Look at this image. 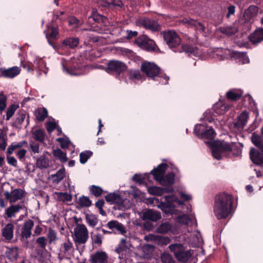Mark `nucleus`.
I'll return each instance as SVG.
<instances>
[{
	"mask_svg": "<svg viewBox=\"0 0 263 263\" xmlns=\"http://www.w3.org/2000/svg\"><path fill=\"white\" fill-rule=\"evenodd\" d=\"M132 180L136 183L142 185L145 181V177L140 174H135L133 177Z\"/></svg>",
	"mask_w": 263,
	"mask_h": 263,
	"instance_id": "obj_53",
	"label": "nucleus"
},
{
	"mask_svg": "<svg viewBox=\"0 0 263 263\" xmlns=\"http://www.w3.org/2000/svg\"><path fill=\"white\" fill-rule=\"evenodd\" d=\"M22 209V205L20 204H12L5 209V217L8 218L14 217L16 213H18Z\"/></svg>",
	"mask_w": 263,
	"mask_h": 263,
	"instance_id": "obj_24",
	"label": "nucleus"
},
{
	"mask_svg": "<svg viewBox=\"0 0 263 263\" xmlns=\"http://www.w3.org/2000/svg\"><path fill=\"white\" fill-rule=\"evenodd\" d=\"M242 95V90L240 89H232L227 92L226 97L230 101H236L239 100Z\"/></svg>",
	"mask_w": 263,
	"mask_h": 263,
	"instance_id": "obj_26",
	"label": "nucleus"
},
{
	"mask_svg": "<svg viewBox=\"0 0 263 263\" xmlns=\"http://www.w3.org/2000/svg\"><path fill=\"white\" fill-rule=\"evenodd\" d=\"M62 44L65 47L74 48L79 45V40L77 37H69L64 40Z\"/></svg>",
	"mask_w": 263,
	"mask_h": 263,
	"instance_id": "obj_32",
	"label": "nucleus"
},
{
	"mask_svg": "<svg viewBox=\"0 0 263 263\" xmlns=\"http://www.w3.org/2000/svg\"><path fill=\"white\" fill-rule=\"evenodd\" d=\"M128 4V0H116V9L119 7L120 10H125Z\"/></svg>",
	"mask_w": 263,
	"mask_h": 263,
	"instance_id": "obj_64",
	"label": "nucleus"
},
{
	"mask_svg": "<svg viewBox=\"0 0 263 263\" xmlns=\"http://www.w3.org/2000/svg\"><path fill=\"white\" fill-rule=\"evenodd\" d=\"M57 141L60 143L61 146L62 148H67L70 145H72L70 141L67 137L59 138L57 139Z\"/></svg>",
	"mask_w": 263,
	"mask_h": 263,
	"instance_id": "obj_52",
	"label": "nucleus"
},
{
	"mask_svg": "<svg viewBox=\"0 0 263 263\" xmlns=\"http://www.w3.org/2000/svg\"><path fill=\"white\" fill-rule=\"evenodd\" d=\"M18 108V105L17 104H12L8 108L6 112V120H10Z\"/></svg>",
	"mask_w": 263,
	"mask_h": 263,
	"instance_id": "obj_50",
	"label": "nucleus"
},
{
	"mask_svg": "<svg viewBox=\"0 0 263 263\" xmlns=\"http://www.w3.org/2000/svg\"><path fill=\"white\" fill-rule=\"evenodd\" d=\"M108 256L105 252H97L91 256L92 263H107Z\"/></svg>",
	"mask_w": 263,
	"mask_h": 263,
	"instance_id": "obj_23",
	"label": "nucleus"
},
{
	"mask_svg": "<svg viewBox=\"0 0 263 263\" xmlns=\"http://www.w3.org/2000/svg\"><path fill=\"white\" fill-rule=\"evenodd\" d=\"M86 219L89 225L92 227L96 226L98 222L97 216L92 214H86Z\"/></svg>",
	"mask_w": 263,
	"mask_h": 263,
	"instance_id": "obj_48",
	"label": "nucleus"
},
{
	"mask_svg": "<svg viewBox=\"0 0 263 263\" xmlns=\"http://www.w3.org/2000/svg\"><path fill=\"white\" fill-rule=\"evenodd\" d=\"M24 192L21 189H15L10 192L5 191L4 195L5 198L10 203L15 202L21 200L24 196Z\"/></svg>",
	"mask_w": 263,
	"mask_h": 263,
	"instance_id": "obj_12",
	"label": "nucleus"
},
{
	"mask_svg": "<svg viewBox=\"0 0 263 263\" xmlns=\"http://www.w3.org/2000/svg\"><path fill=\"white\" fill-rule=\"evenodd\" d=\"M186 23L193 26L195 29L200 33L203 32L205 29V27L200 22L197 21L190 20H187Z\"/></svg>",
	"mask_w": 263,
	"mask_h": 263,
	"instance_id": "obj_36",
	"label": "nucleus"
},
{
	"mask_svg": "<svg viewBox=\"0 0 263 263\" xmlns=\"http://www.w3.org/2000/svg\"><path fill=\"white\" fill-rule=\"evenodd\" d=\"M216 136V133L214 129L210 127L209 129L204 130L201 134V138L207 140H213Z\"/></svg>",
	"mask_w": 263,
	"mask_h": 263,
	"instance_id": "obj_35",
	"label": "nucleus"
},
{
	"mask_svg": "<svg viewBox=\"0 0 263 263\" xmlns=\"http://www.w3.org/2000/svg\"><path fill=\"white\" fill-rule=\"evenodd\" d=\"M155 200L158 203V207L161 209L162 211H166L167 209H170L174 207V202L178 201L179 204L182 205L184 204L183 201L178 200V198L174 195H166L163 197V200L159 202L158 199L154 198L152 199L151 202H154Z\"/></svg>",
	"mask_w": 263,
	"mask_h": 263,
	"instance_id": "obj_7",
	"label": "nucleus"
},
{
	"mask_svg": "<svg viewBox=\"0 0 263 263\" xmlns=\"http://www.w3.org/2000/svg\"><path fill=\"white\" fill-rule=\"evenodd\" d=\"M261 132L263 137V127L261 129ZM252 142L261 153L252 148L250 151V158L254 163L263 165V139L253 133L252 135Z\"/></svg>",
	"mask_w": 263,
	"mask_h": 263,
	"instance_id": "obj_3",
	"label": "nucleus"
},
{
	"mask_svg": "<svg viewBox=\"0 0 263 263\" xmlns=\"http://www.w3.org/2000/svg\"><path fill=\"white\" fill-rule=\"evenodd\" d=\"M7 97L3 93V92H0V111H2L5 110L6 108L7 104Z\"/></svg>",
	"mask_w": 263,
	"mask_h": 263,
	"instance_id": "obj_59",
	"label": "nucleus"
},
{
	"mask_svg": "<svg viewBox=\"0 0 263 263\" xmlns=\"http://www.w3.org/2000/svg\"><path fill=\"white\" fill-rule=\"evenodd\" d=\"M47 30L45 31L46 36L48 43L54 47L53 44L50 41V39H56L58 34V30L56 28L47 26Z\"/></svg>",
	"mask_w": 263,
	"mask_h": 263,
	"instance_id": "obj_28",
	"label": "nucleus"
},
{
	"mask_svg": "<svg viewBox=\"0 0 263 263\" xmlns=\"http://www.w3.org/2000/svg\"><path fill=\"white\" fill-rule=\"evenodd\" d=\"M168 248L179 262H186L192 257V254L191 250H185L182 244L173 243L170 245Z\"/></svg>",
	"mask_w": 263,
	"mask_h": 263,
	"instance_id": "obj_6",
	"label": "nucleus"
},
{
	"mask_svg": "<svg viewBox=\"0 0 263 263\" xmlns=\"http://www.w3.org/2000/svg\"><path fill=\"white\" fill-rule=\"evenodd\" d=\"M249 40L253 44H257L263 41V28H257L249 35Z\"/></svg>",
	"mask_w": 263,
	"mask_h": 263,
	"instance_id": "obj_20",
	"label": "nucleus"
},
{
	"mask_svg": "<svg viewBox=\"0 0 263 263\" xmlns=\"http://www.w3.org/2000/svg\"><path fill=\"white\" fill-rule=\"evenodd\" d=\"M105 70L107 73L114 74L115 72V61L114 60L109 61Z\"/></svg>",
	"mask_w": 263,
	"mask_h": 263,
	"instance_id": "obj_60",
	"label": "nucleus"
},
{
	"mask_svg": "<svg viewBox=\"0 0 263 263\" xmlns=\"http://www.w3.org/2000/svg\"><path fill=\"white\" fill-rule=\"evenodd\" d=\"M90 191L96 197L100 196L103 192L100 187L96 185H91L90 187Z\"/></svg>",
	"mask_w": 263,
	"mask_h": 263,
	"instance_id": "obj_54",
	"label": "nucleus"
},
{
	"mask_svg": "<svg viewBox=\"0 0 263 263\" xmlns=\"http://www.w3.org/2000/svg\"><path fill=\"white\" fill-rule=\"evenodd\" d=\"M215 144L222 154L224 153L226 155H228V156L230 157V151L231 143H229L225 141H221L219 143H216Z\"/></svg>",
	"mask_w": 263,
	"mask_h": 263,
	"instance_id": "obj_30",
	"label": "nucleus"
},
{
	"mask_svg": "<svg viewBox=\"0 0 263 263\" xmlns=\"http://www.w3.org/2000/svg\"><path fill=\"white\" fill-rule=\"evenodd\" d=\"M160 259L162 263H175L172 256L168 253L161 254Z\"/></svg>",
	"mask_w": 263,
	"mask_h": 263,
	"instance_id": "obj_49",
	"label": "nucleus"
},
{
	"mask_svg": "<svg viewBox=\"0 0 263 263\" xmlns=\"http://www.w3.org/2000/svg\"><path fill=\"white\" fill-rule=\"evenodd\" d=\"M88 238V232L84 224H78L74 229V240L76 243H85Z\"/></svg>",
	"mask_w": 263,
	"mask_h": 263,
	"instance_id": "obj_9",
	"label": "nucleus"
},
{
	"mask_svg": "<svg viewBox=\"0 0 263 263\" xmlns=\"http://www.w3.org/2000/svg\"><path fill=\"white\" fill-rule=\"evenodd\" d=\"M7 256L10 259H16L18 256L17 248L14 247L9 248L7 251Z\"/></svg>",
	"mask_w": 263,
	"mask_h": 263,
	"instance_id": "obj_43",
	"label": "nucleus"
},
{
	"mask_svg": "<svg viewBox=\"0 0 263 263\" xmlns=\"http://www.w3.org/2000/svg\"><path fill=\"white\" fill-rule=\"evenodd\" d=\"M65 176V170L64 168L59 170L55 174L52 175L54 182L58 183L61 181Z\"/></svg>",
	"mask_w": 263,
	"mask_h": 263,
	"instance_id": "obj_44",
	"label": "nucleus"
},
{
	"mask_svg": "<svg viewBox=\"0 0 263 263\" xmlns=\"http://www.w3.org/2000/svg\"><path fill=\"white\" fill-rule=\"evenodd\" d=\"M36 165L40 168H46L49 166V160L46 154H44L40 156L36 161Z\"/></svg>",
	"mask_w": 263,
	"mask_h": 263,
	"instance_id": "obj_34",
	"label": "nucleus"
},
{
	"mask_svg": "<svg viewBox=\"0 0 263 263\" xmlns=\"http://www.w3.org/2000/svg\"><path fill=\"white\" fill-rule=\"evenodd\" d=\"M204 127L202 125H196L194 127V130L193 133L199 138H201V134L204 132Z\"/></svg>",
	"mask_w": 263,
	"mask_h": 263,
	"instance_id": "obj_63",
	"label": "nucleus"
},
{
	"mask_svg": "<svg viewBox=\"0 0 263 263\" xmlns=\"http://www.w3.org/2000/svg\"><path fill=\"white\" fill-rule=\"evenodd\" d=\"M174 191V189L173 187L151 186L147 189V192L149 194L156 196H161L164 193H173Z\"/></svg>",
	"mask_w": 263,
	"mask_h": 263,
	"instance_id": "obj_17",
	"label": "nucleus"
},
{
	"mask_svg": "<svg viewBox=\"0 0 263 263\" xmlns=\"http://www.w3.org/2000/svg\"><path fill=\"white\" fill-rule=\"evenodd\" d=\"M35 116L39 121H43L47 116V110L45 108H40L35 112Z\"/></svg>",
	"mask_w": 263,
	"mask_h": 263,
	"instance_id": "obj_42",
	"label": "nucleus"
},
{
	"mask_svg": "<svg viewBox=\"0 0 263 263\" xmlns=\"http://www.w3.org/2000/svg\"><path fill=\"white\" fill-rule=\"evenodd\" d=\"M127 69V66L120 61L116 60V78L117 75H120L121 73H124Z\"/></svg>",
	"mask_w": 263,
	"mask_h": 263,
	"instance_id": "obj_41",
	"label": "nucleus"
},
{
	"mask_svg": "<svg viewBox=\"0 0 263 263\" xmlns=\"http://www.w3.org/2000/svg\"><path fill=\"white\" fill-rule=\"evenodd\" d=\"M231 104L220 102L216 103L213 106L215 112L218 115H223L229 110Z\"/></svg>",
	"mask_w": 263,
	"mask_h": 263,
	"instance_id": "obj_27",
	"label": "nucleus"
},
{
	"mask_svg": "<svg viewBox=\"0 0 263 263\" xmlns=\"http://www.w3.org/2000/svg\"><path fill=\"white\" fill-rule=\"evenodd\" d=\"M241 153V150L236 143H231L230 151V157L238 156Z\"/></svg>",
	"mask_w": 263,
	"mask_h": 263,
	"instance_id": "obj_46",
	"label": "nucleus"
},
{
	"mask_svg": "<svg viewBox=\"0 0 263 263\" xmlns=\"http://www.w3.org/2000/svg\"><path fill=\"white\" fill-rule=\"evenodd\" d=\"M233 201V196L225 192L219 193L215 196L213 212L218 219H225L230 215Z\"/></svg>",
	"mask_w": 263,
	"mask_h": 263,
	"instance_id": "obj_1",
	"label": "nucleus"
},
{
	"mask_svg": "<svg viewBox=\"0 0 263 263\" xmlns=\"http://www.w3.org/2000/svg\"><path fill=\"white\" fill-rule=\"evenodd\" d=\"M141 25L146 29L152 32H158L161 30V26L157 21L147 17L144 18L141 21Z\"/></svg>",
	"mask_w": 263,
	"mask_h": 263,
	"instance_id": "obj_15",
	"label": "nucleus"
},
{
	"mask_svg": "<svg viewBox=\"0 0 263 263\" xmlns=\"http://www.w3.org/2000/svg\"><path fill=\"white\" fill-rule=\"evenodd\" d=\"M141 71L143 72L147 77L154 80L156 77H160L163 78L166 83H167L169 80V77L165 74L162 73L160 71V68L158 66L151 62L144 61L141 64Z\"/></svg>",
	"mask_w": 263,
	"mask_h": 263,
	"instance_id": "obj_4",
	"label": "nucleus"
},
{
	"mask_svg": "<svg viewBox=\"0 0 263 263\" xmlns=\"http://www.w3.org/2000/svg\"><path fill=\"white\" fill-rule=\"evenodd\" d=\"M172 168L173 172L168 173L166 175H163L162 178L159 181V183L165 186V187H172V186L175 183V173L179 171L178 168L175 165H173Z\"/></svg>",
	"mask_w": 263,
	"mask_h": 263,
	"instance_id": "obj_11",
	"label": "nucleus"
},
{
	"mask_svg": "<svg viewBox=\"0 0 263 263\" xmlns=\"http://www.w3.org/2000/svg\"><path fill=\"white\" fill-rule=\"evenodd\" d=\"M73 250L72 243L68 239H66L61 246L59 258L62 259L64 258H68L72 254Z\"/></svg>",
	"mask_w": 263,
	"mask_h": 263,
	"instance_id": "obj_13",
	"label": "nucleus"
},
{
	"mask_svg": "<svg viewBox=\"0 0 263 263\" xmlns=\"http://www.w3.org/2000/svg\"><path fill=\"white\" fill-rule=\"evenodd\" d=\"M230 56L232 59H234L235 60H245L246 57V52L232 51L230 52Z\"/></svg>",
	"mask_w": 263,
	"mask_h": 263,
	"instance_id": "obj_45",
	"label": "nucleus"
},
{
	"mask_svg": "<svg viewBox=\"0 0 263 263\" xmlns=\"http://www.w3.org/2000/svg\"><path fill=\"white\" fill-rule=\"evenodd\" d=\"M248 120V112L247 111H242L237 118V121L235 123V127L238 129H243L246 125Z\"/></svg>",
	"mask_w": 263,
	"mask_h": 263,
	"instance_id": "obj_25",
	"label": "nucleus"
},
{
	"mask_svg": "<svg viewBox=\"0 0 263 263\" xmlns=\"http://www.w3.org/2000/svg\"><path fill=\"white\" fill-rule=\"evenodd\" d=\"M14 226L11 223L6 224L2 230V235L6 240L10 241L13 237Z\"/></svg>",
	"mask_w": 263,
	"mask_h": 263,
	"instance_id": "obj_21",
	"label": "nucleus"
},
{
	"mask_svg": "<svg viewBox=\"0 0 263 263\" xmlns=\"http://www.w3.org/2000/svg\"><path fill=\"white\" fill-rule=\"evenodd\" d=\"M222 152L214 143L213 145L212 155L215 159L220 160L222 158Z\"/></svg>",
	"mask_w": 263,
	"mask_h": 263,
	"instance_id": "obj_58",
	"label": "nucleus"
},
{
	"mask_svg": "<svg viewBox=\"0 0 263 263\" xmlns=\"http://www.w3.org/2000/svg\"><path fill=\"white\" fill-rule=\"evenodd\" d=\"M135 43L140 48L149 51H155L158 48L155 42L145 35H140L135 40Z\"/></svg>",
	"mask_w": 263,
	"mask_h": 263,
	"instance_id": "obj_8",
	"label": "nucleus"
},
{
	"mask_svg": "<svg viewBox=\"0 0 263 263\" xmlns=\"http://www.w3.org/2000/svg\"><path fill=\"white\" fill-rule=\"evenodd\" d=\"M1 76L8 78H13L21 72V69L17 66H13L7 69L1 68Z\"/></svg>",
	"mask_w": 263,
	"mask_h": 263,
	"instance_id": "obj_18",
	"label": "nucleus"
},
{
	"mask_svg": "<svg viewBox=\"0 0 263 263\" xmlns=\"http://www.w3.org/2000/svg\"><path fill=\"white\" fill-rule=\"evenodd\" d=\"M126 243L127 242L125 238L121 239L120 243L118 247L116 248V253H120L123 251H126L128 249Z\"/></svg>",
	"mask_w": 263,
	"mask_h": 263,
	"instance_id": "obj_57",
	"label": "nucleus"
},
{
	"mask_svg": "<svg viewBox=\"0 0 263 263\" xmlns=\"http://www.w3.org/2000/svg\"><path fill=\"white\" fill-rule=\"evenodd\" d=\"M163 39L167 45L175 52H185L187 53H193L197 48L189 44H181V39L178 34L174 31H167L163 32Z\"/></svg>",
	"mask_w": 263,
	"mask_h": 263,
	"instance_id": "obj_2",
	"label": "nucleus"
},
{
	"mask_svg": "<svg viewBox=\"0 0 263 263\" xmlns=\"http://www.w3.org/2000/svg\"><path fill=\"white\" fill-rule=\"evenodd\" d=\"M62 65L63 70L68 74L74 76L83 74V72L79 69V66L76 62H66L63 63Z\"/></svg>",
	"mask_w": 263,
	"mask_h": 263,
	"instance_id": "obj_14",
	"label": "nucleus"
},
{
	"mask_svg": "<svg viewBox=\"0 0 263 263\" xmlns=\"http://www.w3.org/2000/svg\"><path fill=\"white\" fill-rule=\"evenodd\" d=\"M26 144H27V142L25 141L12 143L11 145L8 147L7 154L8 155H11L16 149L22 147Z\"/></svg>",
	"mask_w": 263,
	"mask_h": 263,
	"instance_id": "obj_38",
	"label": "nucleus"
},
{
	"mask_svg": "<svg viewBox=\"0 0 263 263\" xmlns=\"http://www.w3.org/2000/svg\"><path fill=\"white\" fill-rule=\"evenodd\" d=\"M33 67L37 70H43L46 74L47 70H44L43 69L45 68L46 64L42 58H36L34 61Z\"/></svg>",
	"mask_w": 263,
	"mask_h": 263,
	"instance_id": "obj_37",
	"label": "nucleus"
},
{
	"mask_svg": "<svg viewBox=\"0 0 263 263\" xmlns=\"http://www.w3.org/2000/svg\"><path fill=\"white\" fill-rule=\"evenodd\" d=\"M78 203L81 207H89L91 205V201L86 196H82L79 198Z\"/></svg>",
	"mask_w": 263,
	"mask_h": 263,
	"instance_id": "obj_47",
	"label": "nucleus"
},
{
	"mask_svg": "<svg viewBox=\"0 0 263 263\" xmlns=\"http://www.w3.org/2000/svg\"><path fill=\"white\" fill-rule=\"evenodd\" d=\"M53 155L55 157L60 160L61 162L64 163L67 161L66 154L60 149L58 148L53 150Z\"/></svg>",
	"mask_w": 263,
	"mask_h": 263,
	"instance_id": "obj_39",
	"label": "nucleus"
},
{
	"mask_svg": "<svg viewBox=\"0 0 263 263\" xmlns=\"http://www.w3.org/2000/svg\"><path fill=\"white\" fill-rule=\"evenodd\" d=\"M54 197L59 201L65 203H69L72 200V195L66 193H55Z\"/></svg>",
	"mask_w": 263,
	"mask_h": 263,
	"instance_id": "obj_29",
	"label": "nucleus"
},
{
	"mask_svg": "<svg viewBox=\"0 0 263 263\" xmlns=\"http://www.w3.org/2000/svg\"><path fill=\"white\" fill-rule=\"evenodd\" d=\"M94 22V24L91 26V30L100 33L107 34L110 31L108 30L105 26L107 23V18L102 15L98 14L96 12H93L90 16L88 17V23H92Z\"/></svg>",
	"mask_w": 263,
	"mask_h": 263,
	"instance_id": "obj_5",
	"label": "nucleus"
},
{
	"mask_svg": "<svg viewBox=\"0 0 263 263\" xmlns=\"http://www.w3.org/2000/svg\"><path fill=\"white\" fill-rule=\"evenodd\" d=\"M47 238L49 243H52L55 241L57 239L56 232L50 229L47 234Z\"/></svg>",
	"mask_w": 263,
	"mask_h": 263,
	"instance_id": "obj_61",
	"label": "nucleus"
},
{
	"mask_svg": "<svg viewBox=\"0 0 263 263\" xmlns=\"http://www.w3.org/2000/svg\"><path fill=\"white\" fill-rule=\"evenodd\" d=\"M34 226L32 220L25 221L21 229V236L23 238L28 239L31 235V230Z\"/></svg>",
	"mask_w": 263,
	"mask_h": 263,
	"instance_id": "obj_19",
	"label": "nucleus"
},
{
	"mask_svg": "<svg viewBox=\"0 0 263 263\" xmlns=\"http://www.w3.org/2000/svg\"><path fill=\"white\" fill-rule=\"evenodd\" d=\"M258 12V7L255 5H250L248 8H247L243 14V17L245 22H250L254 17H255Z\"/></svg>",
	"mask_w": 263,
	"mask_h": 263,
	"instance_id": "obj_22",
	"label": "nucleus"
},
{
	"mask_svg": "<svg viewBox=\"0 0 263 263\" xmlns=\"http://www.w3.org/2000/svg\"><path fill=\"white\" fill-rule=\"evenodd\" d=\"M171 229V225L168 222H163L157 228L156 231L158 233H167Z\"/></svg>",
	"mask_w": 263,
	"mask_h": 263,
	"instance_id": "obj_40",
	"label": "nucleus"
},
{
	"mask_svg": "<svg viewBox=\"0 0 263 263\" xmlns=\"http://www.w3.org/2000/svg\"><path fill=\"white\" fill-rule=\"evenodd\" d=\"M227 13L226 18L230 19L231 16H235L236 12V6L234 5H230L227 7Z\"/></svg>",
	"mask_w": 263,
	"mask_h": 263,
	"instance_id": "obj_56",
	"label": "nucleus"
},
{
	"mask_svg": "<svg viewBox=\"0 0 263 263\" xmlns=\"http://www.w3.org/2000/svg\"><path fill=\"white\" fill-rule=\"evenodd\" d=\"M128 75L129 79L134 81H141L144 79V76L139 70H130L128 72Z\"/></svg>",
	"mask_w": 263,
	"mask_h": 263,
	"instance_id": "obj_31",
	"label": "nucleus"
},
{
	"mask_svg": "<svg viewBox=\"0 0 263 263\" xmlns=\"http://www.w3.org/2000/svg\"><path fill=\"white\" fill-rule=\"evenodd\" d=\"M33 136L36 140L43 141L44 139L45 133L42 129H36L33 132Z\"/></svg>",
	"mask_w": 263,
	"mask_h": 263,
	"instance_id": "obj_55",
	"label": "nucleus"
},
{
	"mask_svg": "<svg viewBox=\"0 0 263 263\" xmlns=\"http://www.w3.org/2000/svg\"><path fill=\"white\" fill-rule=\"evenodd\" d=\"M92 153L91 151H86L80 154V161L81 163L84 164L88 159L91 156Z\"/></svg>",
	"mask_w": 263,
	"mask_h": 263,
	"instance_id": "obj_51",
	"label": "nucleus"
},
{
	"mask_svg": "<svg viewBox=\"0 0 263 263\" xmlns=\"http://www.w3.org/2000/svg\"><path fill=\"white\" fill-rule=\"evenodd\" d=\"M190 220V217L186 214L180 215L178 217V221L181 224H187Z\"/></svg>",
	"mask_w": 263,
	"mask_h": 263,
	"instance_id": "obj_62",
	"label": "nucleus"
},
{
	"mask_svg": "<svg viewBox=\"0 0 263 263\" xmlns=\"http://www.w3.org/2000/svg\"><path fill=\"white\" fill-rule=\"evenodd\" d=\"M219 30L222 34L227 36H232L238 31L237 28L233 26L221 27Z\"/></svg>",
	"mask_w": 263,
	"mask_h": 263,
	"instance_id": "obj_33",
	"label": "nucleus"
},
{
	"mask_svg": "<svg viewBox=\"0 0 263 263\" xmlns=\"http://www.w3.org/2000/svg\"><path fill=\"white\" fill-rule=\"evenodd\" d=\"M140 218L144 221L156 222L161 218V215L159 211L148 209L141 212Z\"/></svg>",
	"mask_w": 263,
	"mask_h": 263,
	"instance_id": "obj_10",
	"label": "nucleus"
},
{
	"mask_svg": "<svg viewBox=\"0 0 263 263\" xmlns=\"http://www.w3.org/2000/svg\"><path fill=\"white\" fill-rule=\"evenodd\" d=\"M168 167V164L165 163L159 164L156 168H153L151 172V174L153 176L154 179L159 182L165 174Z\"/></svg>",
	"mask_w": 263,
	"mask_h": 263,
	"instance_id": "obj_16",
	"label": "nucleus"
}]
</instances>
